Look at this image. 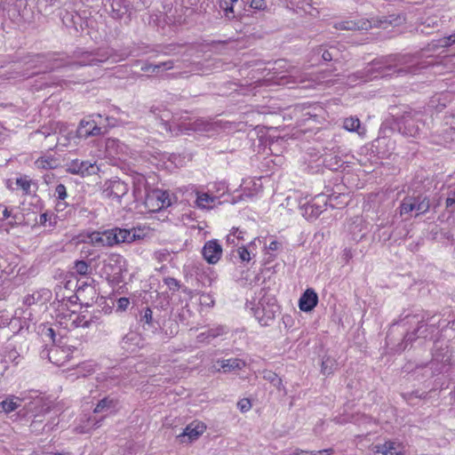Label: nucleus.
<instances>
[{"label": "nucleus", "instance_id": "nucleus-34", "mask_svg": "<svg viewBox=\"0 0 455 455\" xmlns=\"http://www.w3.org/2000/svg\"><path fill=\"white\" fill-rule=\"evenodd\" d=\"M16 185L20 188L25 195H30L31 180L27 177H20L16 179Z\"/></svg>", "mask_w": 455, "mask_h": 455}, {"label": "nucleus", "instance_id": "nucleus-33", "mask_svg": "<svg viewBox=\"0 0 455 455\" xmlns=\"http://www.w3.org/2000/svg\"><path fill=\"white\" fill-rule=\"evenodd\" d=\"M361 122L357 117H348L344 120L343 127L348 132H357L359 134L363 132H360Z\"/></svg>", "mask_w": 455, "mask_h": 455}, {"label": "nucleus", "instance_id": "nucleus-62", "mask_svg": "<svg viewBox=\"0 0 455 455\" xmlns=\"http://www.w3.org/2000/svg\"><path fill=\"white\" fill-rule=\"evenodd\" d=\"M424 373H423V376L426 377V378H429L428 375L430 374V370H429V367H428V363L424 367Z\"/></svg>", "mask_w": 455, "mask_h": 455}, {"label": "nucleus", "instance_id": "nucleus-13", "mask_svg": "<svg viewBox=\"0 0 455 455\" xmlns=\"http://www.w3.org/2000/svg\"><path fill=\"white\" fill-rule=\"evenodd\" d=\"M128 190V185L125 182L120 180H109L103 185L102 195L108 199L120 202Z\"/></svg>", "mask_w": 455, "mask_h": 455}, {"label": "nucleus", "instance_id": "nucleus-28", "mask_svg": "<svg viewBox=\"0 0 455 455\" xmlns=\"http://www.w3.org/2000/svg\"><path fill=\"white\" fill-rule=\"evenodd\" d=\"M239 0H219L218 4L220 9L223 12V16L228 20H232L236 18L234 11V7L235 4L238 3Z\"/></svg>", "mask_w": 455, "mask_h": 455}, {"label": "nucleus", "instance_id": "nucleus-10", "mask_svg": "<svg viewBox=\"0 0 455 455\" xmlns=\"http://www.w3.org/2000/svg\"><path fill=\"white\" fill-rule=\"evenodd\" d=\"M450 363L451 355L447 347H437L436 343H435L433 358L431 362L428 363V367L430 370V374L428 377H434L442 373L444 371V368L449 365Z\"/></svg>", "mask_w": 455, "mask_h": 455}, {"label": "nucleus", "instance_id": "nucleus-39", "mask_svg": "<svg viewBox=\"0 0 455 455\" xmlns=\"http://www.w3.org/2000/svg\"><path fill=\"white\" fill-rule=\"evenodd\" d=\"M291 77L293 78L294 84H302L307 80V75L300 73L299 70H292Z\"/></svg>", "mask_w": 455, "mask_h": 455}, {"label": "nucleus", "instance_id": "nucleus-29", "mask_svg": "<svg viewBox=\"0 0 455 455\" xmlns=\"http://www.w3.org/2000/svg\"><path fill=\"white\" fill-rule=\"evenodd\" d=\"M124 263V259L122 255L112 253L108 256L106 260L105 267H109L115 271V274H120L123 270V266Z\"/></svg>", "mask_w": 455, "mask_h": 455}, {"label": "nucleus", "instance_id": "nucleus-4", "mask_svg": "<svg viewBox=\"0 0 455 455\" xmlns=\"http://www.w3.org/2000/svg\"><path fill=\"white\" fill-rule=\"evenodd\" d=\"M119 403L118 398L114 395H107L100 399L93 409V413L100 414V417L99 419L96 416L90 417L89 425L94 428L99 427L108 415L114 414L118 411Z\"/></svg>", "mask_w": 455, "mask_h": 455}, {"label": "nucleus", "instance_id": "nucleus-50", "mask_svg": "<svg viewBox=\"0 0 455 455\" xmlns=\"http://www.w3.org/2000/svg\"><path fill=\"white\" fill-rule=\"evenodd\" d=\"M453 39V34L449 36H446V37H443L442 38L440 41H439V45L441 47H448V46H451V44H454L455 42H452L451 40Z\"/></svg>", "mask_w": 455, "mask_h": 455}, {"label": "nucleus", "instance_id": "nucleus-60", "mask_svg": "<svg viewBox=\"0 0 455 455\" xmlns=\"http://www.w3.org/2000/svg\"><path fill=\"white\" fill-rule=\"evenodd\" d=\"M36 302V299H35V294L31 295V296H28L26 299H25V303L28 306H31L32 304H34Z\"/></svg>", "mask_w": 455, "mask_h": 455}, {"label": "nucleus", "instance_id": "nucleus-18", "mask_svg": "<svg viewBox=\"0 0 455 455\" xmlns=\"http://www.w3.org/2000/svg\"><path fill=\"white\" fill-rule=\"evenodd\" d=\"M71 349L69 347H61L53 346L48 350L49 361L58 366L64 365L71 358Z\"/></svg>", "mask_w": 455, "mask_h": 455}, {"label": "nucleus", "instance_id": "nucleus-47", "mask_svg": "<svg viewBox=\"0 0 455 455\" xmlns=\"http://www.w3.org/2000/svg\"><path fill=\"white\" fill-rule=\"evenodd\" d=\"M200 301L201 304L208 307H212L214 305V300L209 294L203 293L200 297Z\"/></svg>", "mask_w": 455, "mask_h": 455}, {"label": "nucleus", "instance_id": "nucleus-7", "mask_svg": "<svg viewBox=\"0 0 455 455\" xmlns=\"http://www.w3.org/2000/svg\"><path fill=\"white\" fill-rule=\"evenodd\" d=\"M430 208L429 199L426 196H407L400 204V214L405 215L416 212V215L427 212Z\"/></svg>", "mask_w": 455, "mask_h": 455}, {"label": "nucleus", "instance_id": "nucleus-53", "mask_svg": "<svg viewBox=\"0 0 455 455\" xmlns=\"http://www.w3.org/2000/svg\"><path fill=\"white\" fill-rule=\"evenodd\" d=\"M291 455H317L314 451H303L296 449Z\"/></svg>", "mask_w": 455, "mask_h": 455}, {"label": "nucleus", "instance_id": "nucleus-26", "mask_svg": "<svg viewBox=\"0 0 455 455\" xmlns=\"http://www.w3.org/2000/svg\"><path fill=\"white\" fill-rule=\"evenodd\" d=\"M224 372H232L242 370L245 367L246 363L243 360L239 358L222 359L217 362Z\"/></svg>", "mask_w": 455, "mask_h": 455}, {"label": "nucleus", "instance_id": "nucleus-32", "mask_svg": "<svg viewBox=\"0 0 455 455\" xmlns=\"http://www.w3.org/2000/svg\"><path fill=\"white\" fill-rule=\"evenodd\" d=\"M338 368L337 361L331 356H324L322 361L321 371L323 375L332 374Z\"/></svg>", "mask_w": 455, "mask_h": 455}, {"label": "nucleus", "instance_id": "nucleus-23", "mask_svg": "<svg viewBox=\"0 0 455 455\" xmlns=\"http://www.w3.org/2000/svg\"><path fill=\"white\" fill-rule=\"evenodd\" d=\"M102 133L101 127L98 126L95 121L82 120L77 128V136L87 139L90 136H98Z\"/></svg>", "mask_w": 455, "mask_h": 455}, {"label": "nucleus", "instance_id": "nucleus-63", "mask_svg": "<svg viewBox=\"0 0 455 455\" xmlns=\"http://www.w3.org/2000/svg\"><path fill=\"white\" fill-rule=\"evenodd\" d=\"M450 118L451 119V125H455V113H454V114H451V115L450 116Z\"/></svg>", "mask_w": 455, "mask_h": 455}, {"label": "nucleus", "instance_id": "nucleus-12", "mask_svg": "<svg viewBox=\"0 0 455 455\" xmlns=\"http://www.w3.org/2000/svg\"><path fill=\"white\" fill-rule=\"evenodd\" d=\"M110 53L105 50L96 52H84L79 56V60L71 64L72 67L97 66L108 60Z\"/></svg>", "mask_w": 455, "mask_h": 455}, {"label": "nucleus", "instance_id": "nucleus-17", "mask_svg": "<svg viewBox=\"0 0 455 455\" xmlns=\"http://www.w3.org/2000/svg\"><path fill=\"white\" fill-rule=\"evenodd\" d=\"M202 253L208 263L215 264L221 258L222 247L217 240H210L205 243Z\"/></svg>", "mask_w": 455, "mask_h": 455}, {"label": "nucleus", "instance_id": "nucleus-45", "mask_svg": "<svg viewBox=\"0 0 455 455\" xmlns=\"http://www.w3.org/2000/svg\"><path fill=\"white\" fill-rule=\"evenodd\" d=\"M49 220H51V212H45L39 216V220L36 223L43 227H48Z\"/></svg>", "mask_w": 455, "mask_h": 455}, {"label": "nucleus", "instance_id": "nucleus-19", "mask_svg": "<svg viewBox=\"0 0 455 455\" xmlns=\"http://www.w3.org/2000/svg\"><path fill=\"white\" fill-rule=\"evenodd\" d=\"M322 199L321 196H317L313 202H306L303 204L299 203L300 208L304 211L303 215L308 219L317 218L323 212L326 204Z\"/></svg>", "mask_w": 455, "mask_h": 455}, {"label": "nucleus", "instance_id": "nucleus-44", "mask_svg": "<svg viewBox=\"0 0 455 455\" xmlns=\"http://www.w3.org/2000/svg\"><path fill=\"white\" fill-rule=\"evenodd\" d=\"M239 257L242 261L249 262L251 259V251L244 246H242L238 249Z\"/></svg>", "mask_w": 455, "mask_h": 455}, {"label": "nucleus", "instance_id": "nucleus-27", "mask_svg": "<svg viewBox=\"0 0 455 455\" xmlns=\"http://www.w3.org/2000/svg\"><path fill=\"white\" fill-rule=\"evenodd\" d=\"M334 27L340 30H360L368 29L371 24L369 21L345 20L336 23Z\"/></svg>", "mask_w": 455, "mask_h": 455}, {"label": "nucleus", "instance_id": "nucleus-55", "mask_svg": "<svg viewBox=\"0 0 455 455\" xmlns=\"http://www.w3.org/2000/svg\"><path fill=\"white\" fill-rule=\"evenodd\" d=\"M280 245H281L280 243H278L277 241H272L269 243L267 250L271 251H275L279 249Z\"/></svg>", "mask_w": 455, "mask_h": 455}, {"label": "nucleus", "instance_id": "nucleus-2", "mask_svg": "<svg viewBox=\"0 0 455 455\" xmlns=\"http://www.w3.org/2000/svg\"><path fill=\"white\" fill-rule=\"evenodd\" d=\"M407 319L409 323H417V328L413 331H408L403 338V341L399 345L398 350L403 351L406 347L414 341L417 338L427 339L439 326L440 322L435 321V315H430L428 312H421L419 314L406 315L404 320ZM401 320V322H403Z\"/></svg>", "mask_w": 455, "mask_h": 455}, {"label": "nucleus", "instance_id": "nucleus-64", "mask_svg": "<svg viewBox=\"0 0 455 455\" xmlns=\"http://www.w3.org/2000/svg\"><path fill=\"white\" fill-rule=\"evenodd\" d=\"M447 326H449L451 329H455V319L452 322H449Z\"/></svg>", "mask_w": 455, "mask_h": 455}, {"label": "nucleus", "instance_id": "nucleus-5", "mask_svg": "<svg viewBox=\"0 0 455 455\" xmlns=\"http://www.w3.org/2000/svg\"><path fill=\"white\" fill-rule=\"evenodd\" d=\"M101 246H113L121 243H132L137 235L132 230L116 228L101 232Z\"/></svg>", "mask_w": 455, "mask_h": 455}, {"label": "nucleus", "instance_id": "nucleus-25", "mask_svg": "<svg viewBox=\"0 0 455 455\" xmlns=\"http://www.w3.org/2000/svg\"><path fill=\"white\" fill-rule=\"evenodd\" d=\"M131 7V1L129 0H112L111 2V13L115 19H122L127 13Z\"/></svg>", "mask_w": 455, "mask_h": 455}, {"label": "nucleus", "instance_id": "nucleus-49", "mask_svg": "<svg viewBox=\"0 0 455 455\" xmlns=\"http://www.w3.org/2000/svg\"><path fill=\"white\" fill-rule=\"evenodd\" d=\"M244 232L239 228H234L233 230H232V233L228 235V241L229 242L230 241V236L231 235H234L235 237H236L238 240H243L244 239Z\"/></svg>", "mask_w": 455, "mask_h": 455}, {"label": "nucleus", "instance_id": "nucleus-20", "mask_svg": "<svg viewBox=\"0 0 455 455\" xmlns=\"http://www.w3.org/2000/svg\"><path fill=\"white\" fill-rule=\"evenodd\" d=\"M179 60H169L164 62H160L158 64H153L150 62H143L140 68V70L145 73L151 74H159L165 70H170L174 68H180V65H177Z\"/></svg>", "mask_w": 455, "mask_h": 455}, {"label": "nucleus", "instance_id": "nucleus-37", "mask_svg": "<svg viewBox=\"0 0 455 455\" xmlns=\"http://www.w3.org/2000/svg\"><path fill=\"white\" fill-rule=\"evenodd\" d=\"M314 53L321 55L322 59L325 61H331L333 60V52L329 50H324L322 46H319L314 50Z\"/></svg>", "mask_w": 455, "mask_h": 455}, {"label": "nucleus", "instance_id": "nucleus-1", "mask_svg": "<svg viewBox=\"0 0 455 455\" xmlns=\"http://www.w3.org/2000/svg\"><path fill=\"white\" fill-rule=\"evenodd\" d=\"M428 65L429 63L420 62L417 55L391 54L374 60L363 71L357 72L356 76L358 78L366 82L377 78L379 76H388L391 70L398 74H415L420 69L427 68Z\"/></svg>", "mask_w": 455, "mask_h": 455}, {"label": "nucleus", "instance_id": "nucleus-22", "mask_svg": "<svg viewBox=\"0 0 455 455\" xmlns=\"http://www.w3.org/2000/svg\"><path fill=\"white\" fill-rule=\"evenodd\" d=\"M371 451L374 453H381L383 455H401L403 451V447L399 443L387 441L382 444L374 445Z\"/></svg>", "mask_w": 455, "mask_h": 455}, {"label": "nucleus", "instance_id": "nucleus-9", "mask_svg": "<svg viewBox=\"0 0 455 455\" xmlns=\"http://www.w3.org/2000/svg\"><path fill=\"white\" fill-rule=\"evenodd\" d=\"M420 116L416 111L405 112L398 120L399 132L406 136L416 137L419 132Z\"/></svg>", "mask_w": 455, "mask_h": 455}, {"label": "nucleus", "instance_id": "nucleus-61", "mask_svg": "<svg viewBox=\"0 0 455 455\" xmlns=\"http://www.w3.org/2000/svg\"><path fill=\"white\" fill-rule=\"evenodd\" d=\"M77 325L82 326L84 328H88L90 326V322L80 320Z\"/></svg>", "mask_w": 455, "mask_h": 455}, {"label": "nucleus", "instance_id": "nucleus-38", "mask_svg": "<svg viewBox=\"0 0 455 455\" xmlns=\"http://www.w3.org/2000/svg\"><path fill=\"white\" fill-rule=\"evenodd\" d=\"M89 242L94 246H101V232L94 231L88 235Z\"/></svg>", "mask_w": 455, "mask_h": 455}, {"label": "nucleus", "instance_id": "nucleus-36", "mask_svg": "<svg viewBox=\"0 0 455 455\" xmlns=\"http://www.w3.org/2000/svg\"><path fill=\"white\" fill-rule=\"evenodd\" d=\"M89 265L84 260H76L75 262L74 269L81 275H87L89 274Z\"/></svg>", "mask_w": 455, "mask_h": 455}, {"label": "nucleus", "instance_id": "nucleus-30", "mask_svg": "<svg viewBox=\"0 0 455 455\" xmlns=\"http://www.w3.org/2000/svg\"><path fill=\"white\" fill-rule=\"evenodd\" d=\"M22 400L16 396H9L0 403V408L6 413H10L21 405Z\"/></svg>", "mask_w": 455, "mask_h": 455}, {"label": "nucleus", "instance_id": "nucleus-3", "mask_svg": "<svg viewBox=\"0 0 455 455\" xmlns=\"http://www.w3.org/2000/svg\"><path fill=\"white\" fill-rule=\"evenodd\" d=\"M260 298L255 307L252 308L254 316L260 325L268 326L275 320L279 311V306L273 296H267L264 289H260Z\"/></svg>", "mask_w": 455, "mask_h": 455}, {"label": "nucleus", "instance_id": "nucleus-11", "mask_svg": "<svg viewBox=\"0 0 455 455\" xmlns=\"http://www.w3.org/2000/svg\"><path fill=\"white\" fill-rule=\"evenodd\" d=\"M67 171L71 174L85 177L97 174L100 172V167L96 164V162L74 159L67 164Z\"/></svg>", "mask_w": 455, "mask_h": 455}, {"label": "nucleus", "instance_id": "nucleus-52", "mask_svg": "<svg viewBox=\"0 0 455 455\" xmlns=\"http://www.w3.org/2000/svg\"><path fill=\"white\" fill-rule=\"evenodd\" d=\"M166 284L169 286L171 290H178L180 288V283L175 278H168L166 279Z\"/></svg>", "mask_w": 455, "mask_h": 455}, {"label": "nucleus", "instance_id": "nucleus-46", "mask_svg": "<svg viewBox=\"0 0 455 455\" xmlns=\"http://www.w3.org/2000/svg\"><path fill=\"white\" fill-rule=\"evenodd\" d=\"M250 6L255 10H264L267 4L265 0H251Z\"/></svg>", "mask_w": 455, "mask_h": 455}, {"label": "nucleus", "instance_id": "nucleus-16", "mask_svg": "<svg viewBox=\"0 0 455 455\" xmlns=\"http://www.w3.org/2000/svg\"><path fill=\"white\" fill-rule=\"evenodd\" d=\"M106 153L108 156L122 159L129 154V148L117 139L108 138L105 142Z\"/></svg>", "mask_w": 455, "mask_h": 455}, {"label": "nucleus", "instance_id": "nucleus-15", "mask_svg": "<svg viewBox=\"0 0 455 455\" xmlns=\"http://www.w3.org/2000/svg\"><path fill=\"white\" fill-rule=\"evenodd\" d=\"M206 426L200 421H193L188 424L183 432L177 435L180 443H192L197 440L205 431Z\"/></svg>", "mask_w": 455, "mask_h": 455}, {"label": "nucleus", "instance_id": "nucleus-54", "mask_svg": "<svg viewBox=\"0 0 455 455\" xmlns=\"http://www.w3.org/2000/svg\"><path fill=\"white\" fill-rule=\"evenodd\" d=\"M138 338L137 334L136 333H130V334H127L125 335L124 338H123V344L125 345L127 344L130 340H133V339H136Z\"/></svg>", "mask_w": 455, "mask_h": 455}, {"label": "nucleus", "instance_id": "nucleus-31", "mask_svg": "<svg viewBox=\"0 0 455 455\" xmlns=\"http://www.w3.org/2000/svg\"><path fill=\"white\" fill-rule=\"evenodd\" d=\"M153 313L149 307L144 308L140 313V323L144 329H156L158 323L153 319Z\"/></svg>", "mask_w": 455, "mask_h": 455}, {"label": "nucleus", "instance_id": "nucleus-35", "mask_svg": "<svg viewBox=\"0 0 455 455\" xmlns=\"http://www.w3.org/2000/svg\"><path fill=\"white\" fill-rule=\"evenodd\" d=\"M214 199L206 193H203L197 196L196 204L200 208H206L210 204L213 203Z\"/></svg>", "mask_w": 455, "mask_h": 455}, {"label": "nucleus", "instance_id": "nucleus-8", "mask_svg": "<svg viewBox=\"0 0 455 455\" xmlns=\"http://www.w3.org/2000/svg\"><path fill=\"white\" fill-rule=\"evenodd\" d=\"M144 204L149 212H159L172 204V197L168 191L153 189L147 194Z\"/></svg>", "mask_w": 455, "mask_h": 455}, {"label": "nucleus", "instance_id": "nucleus-41", "mask_svg": "<svg viewBox=\"0 0 455 455\" xmlns=\"http://www.w3.org/2000/svg\"><path fill=\"white\" fill-rule=\"evenodd\" d=\"M55 196L60 200H64L68 196L66 187L63 184L57 185L55 188Z\"/></svg>", "mask_w": 455, "mask_h": 455}, {"label": "nucleus", "instance_id": "nucleus-14", "mask_svg": "<svg viewBox=\"0 0 455 455\" xmlns=\"http://www.w3.org/2000/svg\"><path fill=\"white\" fill-rule=\"evenodd\" d=\"M0 220H6L8 225L14 227L22 225L25 221V216L18 206L0 204Z\"/></svg>", "mask_w": 455, "mask_h": 455}, {"label": "nucleus", "instance_id": "nucleus-59", "mask_svg": "<svg viewBox=\"0 0 455 455\" xmlns=\"http://www.w3.org/2000/svg\"><path fill=\"white\" fill-rule=\"evenodd\" d=\"M333 451H334L333 449L329 448V449H324L322 451H317L315 452L317 453V455H331L333 453Z\"/></svg>", "mask_w": 455, "mask_h": 455}, {"label": "nucleus", "instance_id": "nucleus-58", "mask_svg": "<svg viewBox=\"0 0 455 455\" xmlns=\"http://www.w3.org/2000/svg\"><path fill=\"white\" fill-rule=\"evenodd\" d=\"M44 335L45 337H48L50 338L51 339H52L54 341V336H55V332L53 331L52 328H47L44 333Z\"/></svg>", "mask_w": 455, "mask_h": 455}, {"label": "nucleus", "instance_id": "nucleus-40", "mask_svg": "<svg viewBox=\"0 0 455 455\" xmlns=\"http://www.w3.org/2000/svg\"><path fill=\"white\" fill-rule=\"evenodd\" d=\"M403 21V19L399 16H397L396 18H394V19H387V18H385L384 20H381V25L384 28H387V24L388 25H391V26H397L399 24H401Z\"/></svg>", "mask_w": 455, "mask_h": 455}, {"label": "nucleus", "instance_id": "nucleus-56", "mask_svg": "<svg viewBox=\"0 0 455 455\" xmlns=\"http://www.w3.org/2000/svg\"><path fill=\"white\" fill-rule=\"evenodd\" d=\"M57 224V216L51 212V220H49L48 228H53Z\"/></svg>", "mask_w": 455, "mask_h": 455}, {"label": "nucleus", "instance_id": "nucleus-48", "mask_svg": "<svg viewBox=\"0 0 455 455\" xmlns=\"http://www.w3.org/2000/svg\"><path fill=\"white\" fill-rule=\"evenodd\" d=\"M455 204V189H451L448 192V196L445 201L446 208L451 207Z\"/></svg>", "mask_w": 455, "mask_h": 455}, {"label": "nucleus", "instance_id": "nucleus-21", "mask_svg": "<svg viewBox=\"0 0 455 455\" xmlns=\"http://www.w3.org/2000/svg\"><path fill=\"white\" fill-rule=\"evenodd\" d=\"M228 329L225 325H218L216 327L211 328L199 333L196 336V341L198 343L209 344L214 339L221 337L222 335L228 333Z\"/></svg>", "mask_w": 455, "mask_h": 455}, {"label": "nucleus", "instance_id": "nucleus-24", "mask_svg": "<svg viewBox=\"0 0 455 455\" xmlns=\"http://www.w3.org/2000/svg\"><path fill=\"white\" fill-rule=\"evenodd\" d=\"M318 303L317 293L313 289H307L299 300V309L303 312H310Z\"/></svg>", "mask_w": 455, "mask_h": 455}, {"label": "nucleus", "instance_id": "nucleus-51", "mask_svg": "<svg viewBox=\"0 0 455 455\" xmlns=\"http://www.w3.org/2000/svg\"><path fill=\"white\" fill-rule=\"evenodd\" d=\"M129 304H130V300L128 298H125V297H122V298L118 299V300H117L118 308L123 309V310H125L128 307Z\"/></svg>", "mask_w": 455, "mask_h": 455}, {"label": "nucleus", "instance_id": "nucleus-6", "mask_svg": "<svg viewBox=\"0 0 455 455\" xmlns=\"http://www.w3.org/2000/svg\"><path fill=\"white\" fill-rule=\"evenodd\" d=\"M151 113L154 114L156 119L159 120V125L163 130L170 132L172 134L179 135L183 131L197 130L196 127H188L187 124H178L171 122L172 114L168 110H162L159 108H151Z\"/></svg>", "mask_w": 455, "mask_h": 455}, {"label": "nucleus", "instance_id": "nucleus-42", "mask_svg": "<svg viewBox=\"0 0 455 455\" xmlns=\"http://www.w3.org/2000/svg\"><path fill=\"white\" fill-rule=\"evenodd\" d=\"M237 407L242 412H246L251 408V403L248 398H243L237 403Z\"/></svg>", "mask_w": 455, "mask_h": 455}, {"label": "nucleus", "instance_id": "nucleus-57", "mask_svg": "<svg viewBox=\"0 0 455 455\" xmlns=\"http://www.w3.org/2000/svg\"><path fill=\"white\" fill-rule=\"evenodd\" d=\"M353 257L351 249L346 248L343 251V259L347 262Z\"/></svg>", "mask_w": 455, "mask_h": 455}, {"label": "nucleus", "instance_id": "nucleus-43", "mask_svg": "<svg viewBox=\"0 0 455 455\" xmlns=\"http://www.w3.org/2000/svg\"><path fill=\"white\" fill-rule=\"evenodd\" d=\"M38 167L45 168V169H52L54 168L55 161L53 159H39L36 161Z\"/></svg>", "mask_w": 455, "mask_h": 455}]
</instances>
